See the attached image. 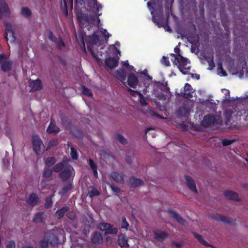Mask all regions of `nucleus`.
<instances>
[{"label":"nucleus","instance_id":"1","mask_svg":"<svg viewBox=\"0 0 248 248\" xmlns=\"http://www.w3.org/2000/svg\"><path fill=\"white\" fill-rule=\"evenodd\" d=\"M170 55L174 58V60H172L173 63L177 66L179 70L183 74H190V66L188 65L189 61L187 58L183 57L181 55H179V57H177L175 54H171Z\"/></svg>","mask_w":248,"mask_h":248},{"label":"nucleus","instance_id":"2","mask_svg":"<svg viewBox=\"0 0 248 248\" xmlns=\"http://www.w3.org/2000/svg\"><path fill=\"white\" fill-rule=\"evenodd\" d=\"M59 163H62L63 164L62 170L59 172V176L62 182H67L71 178H73L75 176V170L73 167L68 164L65 161H62Z\"/></svg>","mask_w":248,"mask_h":248},{"label":"nucleus","instance_id":"3","mask_svg":"<svg viewBox=\"0 0 248 248\" xmlns=\"http://www.w3.org/2000/svg\"><path fill=\"white\" fill-rule=\"evenodd\" d=\"M63 167L62 163H58L53 166L51 169H44L42 177L46 179L49 178L52 176L53 172L56 173L60 172L62 170Z\"/></svg>","mask_w":248,"mask_h":248},{"label":"nucleus","instance_id":"4","mask_svg":"<svg viewBox=\"0 0 248 248\" xmlns=\"http://www.w3.org/2000/svg\"><path fill=\"white\" fill-rule=\"evenodd\" d=\"M0 65L3 72H7L12 68L13 62L3 54H0Z\"/></svg>","mask_w":248,"mask_h":248},{"label":"nucleus","instance_id":"5","mask_svg":"<svg viewBox=\"0 0 248 248\" xmlns=\"http://www.w3.org/2000/svg\"><path fill=\"white\" fill-rule=\"evenodd\" d=\"M98 228L102 231H105V234H116L118 232L117 228L114 227L112 225L108 223H100Z\"/></svg>","mask_w":248,"mask_h":248},{"label":"nucleus","instance_id":"6","mask_svg":"<svg viewBox=\"0 0 248 248\" xmlns=\"http://www.w3.org/2000/svg\"><path fill=\"white\" fill-rule=\"evenodd\" d=\"M32 148L36 155L41 153V148L43 146V142L38 135H35L32 138Z\"/></svg>","mask_w":248,"mask_h":248},{"label":"nucleus","instance_id":"7","mask_svg":"<svg viewBox=\"0 0 248 248\" xmlns=\"http://www.w3.org/2000/svg\"><path fill=\"white\" fill-rule=\"evenodd\" d=\"M4 26L5 27L4 34L5 39L8 41L9 36L11 39V42H15L16 40V37L15 36L14 31L12 29V25L10 23L6 22L4 23Z\"/></svg>","mask_w":248,"mask_h":248},{"label":"nucleus","instance_id":"8","mask_svg":"<svg viewBox=\"0 0 248 248\" xmlns=\"http://www.w3.org/2000/svg\"><path fill=\"white\" fill-rule=\"evenodd\" d=\"M169 12H168L167 14V18L165 19L163 17L160 16H152V21L155 23L156 25L158 26L159 28L161 27H165V25L167 24V22L169 21Z\"/></svg>","mask_w":248,"mask_h":248},{"label":"nucleus","instance_id":"9","mask_svg":"<svg viewBox=\"0 0 248 248\" xmlns=\"http://www.w3.org/2000/svg\"><path fill=\"white\" fill-rule=\"evenodd\" d=\"M45 238L48 241L49 244L51 246H56L59 244L58 237L51 231L46 233Z\"/></svg>","mask_w":248,"mask_h":248},{"label":"nucleus","instance_id":"10","mask_svg":"<svg viewBox=\"0 0 248 248\" xmlns=\"http://www.w3.org/2000/svg\"><path fill=\"white\" fill-rule=\"evenodd\" d=\"M216 121L215 116L214 115L209 114L204 116L202 121V125L204 127H208L214 124Z\"/></svg>","mask_w":248,"mask_h":248},{"label":"nucleus","instance_id":"11","mask_svg":"<svg viewBox=\"0 0 248 248\" xmlns=\"http://www.w3.org/2000/svg\"><path fill=\"white\" fill-rule=\"evenodd\" d=\"M119 63V58H115L111 57L106 58L105 60V67L110 69L116 68Z\"/></svg>","mask_w":248,"mask_h":248},{"label":"nucleus","instance_id":"12","mask_svg":"<svg viewBox=\"0 0 248 248\" xmlns=\"http://www.w3.org/2000/svg\"><path fill=\"white\" fill-rule=\"evenodd\" d=\"M184 90L185 93L181 92V96L187 99H190L193 97V93L194 92V90L190 84L188 83H186L184 87Z\"/></svg>","mask_w":248,"mask_h":248},{"label":"nucleus","instance_id":"13","mask_svg":"<svg viewBox=\"0 0 248 248\" xmlns=\"http://www.w3.org/2000/svg\"><path fill=\"white\" fill-rule=\"evenodd\" d=\"M46 214L43 212H38L35 213L32 218V222L35 223H45L46 219Z\"/></svg>","mask_w":248,"mask_h":248},{"label":"nucleus","instance_id":"14","mask_svg":"<svg viewBox=\"0 0 248 248\" xmlns=\"http://www.w3.org/2000/svg\"><path fill=\"white\" fill-rule=\"evenodd\" d=\"M10 11L8 4L4 0H0V18L2 16H10Z\"/></svg>","mask_w":248,"mask_h":248},{"label":"nucleus","instance_id":"15","mask_svg":"<svg viewBox=\"0 0 248 248\" xmlns=\"http://www.w3.org/2000/svg\"><path fill=\"white\" fill-rule=\"evenodd\" d=\"M40 202L41 201L38 195L34 193H31L26 201V202L31 207L36 206L39 204Z\"/></svg>","mask_w":248,"mask_h":248},{"label":"nucleus","instance_id":"16","mask_svg":"<svg viewBox=\"0 0 248 248\" xmlns=\"http://www.w3.org/2000/svg\"><path fill=\"white\" fill-rule=\"evenodd\" d=\"M91 241L95 245L101 244L103 242L102 234L100 232L97 231L93 232L92 234Z\"/></svg>","mask_w":248,"mask_h":248},{"label":"nucleus","instance_id":"17","mask_svg":"<svg viewBox=\"0 0 248 248\" xmlns=\"http://www.w3.org/2000/svg\"><path fill=\"white\" fill-rule=\"evenodd\" d=\"M139 80L137 76L134 74L130 73L127 78L128 85L131 88L135 89L138 84Z\"/></svg>","mask_w":248,"mask_h":248},{"label":"nucleus","instance_id":"18","mask_svg":"<svg viewBox=\"0 0 248 248\" xmlns=\"http://www.w3.org/2000/svg\"><path fill=\"white\" fill-rule=\"evenodd\" d=\"M167 213L169 214L171 217L175 219L179 223L184 224L185 223V220L176 212L170 209H168L167 211Z\"/></svg>","mask_w":248,"mask_h":248},{"label":"nucleus","instance_id":"19","mask_svg":"<svg viewBox=\"0 0 248 248\" xmlns=\"http://www.w3.org/2000/svg\"><path fill=\"white\" fill-rule=\"evenodd\" d=\"M60 130V128L56 125L54 120L51 118L49 124L46 129V132L48 134L58 133Z\"/></svg>","mask_w":248,"mask_h":248},{"label":"nucleus","instance_id":"20","mask_svg":"<svg viewBox=\"0 0 248 248\" xmlns=\"http://www.w3.org/2000/svg\"><path fill=\"white\" fill-rule=\"evenodd\" d=\"M185 179L187 186L191 189V191L195 193H198L195 183L193 178L189 176H185Z\"/></svg>","mask_w":248,"mask_h":248},{"label":"nucleus","instance_id":"21","mask_svg":"<svg viewBox=\"0 0 248 248\" xmlns=\"http://www.w3.org/2000/svg\"><path fill=\"white\" fill-rule=\"evenodd\" d=\"M213 218L218 221H221L225 224H231L232 222V219L222 215L217 214L213 216Z\"/></svg>","mask_w":248,"mask_h":248},{"label":"nucleus","instance_id":"22","mask_svg":"<svg viewBox=\"0 0 248 248\" xmlns=\"http://www.w3.org/2000/svg\"><path fill=\"white\" fill-rule=\"evenodd\" d=\"M224 195L228 199L236 201H240L238 194L233 191L230 190L225 191L224 192Z\"/></svg>","mask_w":248,"mask_h":248},{"label":"nucleus","instance_id":"23","mask_svg":"<svg viewBox=\"0 0 248 248\" xmlns=\"http://www.w3.org/2000/svg\"><path fill=\"white\" fill-rule=\"evenodd\" d=\"M155 238L159 241H163L169 236L167 232L156 231L154 232Z\"/></svg>","mask_w":248,"mask_h":248},{"label":"nucleus","instance_id":"24","mask_svg":"<svg viewBox=\"0 0 248 248\" xmlns=\"http://www.w3.org/2000/svg\"><path fill=\"white\" fill-rule=\"evenodd\" d=\"M29 86L33 91H39L42 88L41 81L39 79L33 80L29 83Z\"/></svg>","mask_w":248,"mask_h":248},{"label":"nucleus","instance_id":"25","mask_svg":"<svg viewBox=\"0 0 248 248\" xmlns=\"http://www.w3.org/2000/svg\"><path fill=\"white\" fill-rule=\"evenodd\" d=\"M129 183L134 187H139L144 185V182L141 179L137 178L134 176H132L130 178Z\"/></svg>","mask_w":248,"mask_h":248},{"label":"nucleus","instance_id":"26","mask_svg":"<svg viewBox=\"0 0 248 248\" xmlns=\"http://www.w3.org/2000/svg\"><path fill=\"white\" fill-rule=\"evenodd\" d=\"M192 234H193L194 236L202 245H204V246H205L206 247H211V248H214V246L213 245L210 244L209 243L207 242L205 240H204L203 239L202 236V235H201L200 234H198V233L195 232H193L192 233Z\"/></svg>","mask_w":248,"mask_h":248},{"label":"nucleus","instance_id":"27","mask_svg":"<svg viewBox=\"0 0 248 248\" xmlns=\"http://www.w3.org/2000/svg\"><path fill=\"white\" fill-rule=\"evenodd\" d=\"M111 178L114 181L121 184L124 183L123 175L116 172H112L110 174Z\"/></svg>","mask_w":248,"mask_h":248},{"label":"nucleus","instance_id":"28","mask_svg":"<svg viewBox=\"0 0 248 248\" xmlns=\"http://www.w3.org/2000/svg\"><path fill=\"white\" fill-rule=\"evenodd\" d=\"M50 75L52 78V81L55 82V81L59 80L60 74L58 72L57 69L52 67L49 70Z\"/></svg>","mask_w":248,"mask_h":248},{"label":"nucleus","instance_id":"29","mask_svg":"<svg viewBox=\"0 0 248 248\" xmlns=\"http://www.w3.org/2000/svg\"><path fill=\"white\" fill-rule=\"evenodd\" d=\"M69 210V207L67 206H63L62 208L57 210L55 214L56 217L58 219L62 218L65 213L68 212Z\"/></svg>","mask_w":248,"mask_h":248},{"label":"nucleus","instance_id":"30","mask_svg":"<svg viewBox=\"0 0 248 248\" xmlns=\"http://www.w3.org/2000/svg\"><path fill=\"white\" fill-rule=\"evenodd\" d=\"M118 243L119 246L122 247H128L127 237L124 235L121 234L118 237Z\"/></svg>","mask_w":248,"mask_h":248},{"label":"nucleus","instance_id":"31","mask_svg":"<svg viewBox=\"0 0 248 248\" xmlns=\"http://www.w3.org/2000/svg\"><path fill=\"white\" fill-rule=\"evenodd\" d=\"M89 164L93 171L94 177L95 178H98L97 166L96 164H95L91 158L89 159Z\"/></svg>","mask_w":248,"mask_h":248},{"label":"nucleus","instance_id":"32","mask_svg":"<svg viewBox=\"0 0 248 248\" xmlns=\"http://www.w3.org/2000/svg\"><path fill=\"white\" fill-rule=\"evenodd\" d=\"M234 111L232 109H226L224 112L226 124L228 125L231 122L232 115Z\"/></svg>","mask_w":248,"mask_h":248},{"label":"nucleus","instance_id":"33","mask_svg":"<svg viewBox=\"0 0 248 248\" xmlns=\"http://www.w3.org/2000/svg\"><path fill=\"white\" fill-rule=\"evenodd\" d=\"M57 161V159L55 157L50 156L46 158L45 164V166H47L49 168L52 167L53 165H55V163Z\"/></svg>","mask_w":248,"mask_h":248},{"label":"nucleus","instance_id":"34","mask_svg":"<svg viewBox=\"0 0 248 248\" xmlns=\"http://www.w3.org/2000/svg\"><path fill=\"white\" fill-rule=\"evenodd\" d=\"M116 76L122 82L123 84L125 85V82H124V81L126 79V74L125 71L124 70L122 71H117L116 73Z\"/></svg>","mask_w":248,"mask_h":248},{"label":"nucleus","instance_id":"35","mask_svg":"<svg viewBox=\"0 0 248 248\" xmlns=\"http://www.w3.org/2000/svg\"><path fill=\"white\" fill-rule=\"evenodd\" d=\"M89 42L92 45H96L100 42L99 36L95 33L89 37Z\"/></svg>","mask_w":248,"mask_h":248},{"label":"nucleus","instance_id":"36","mask_svg":"<svg viewBox=\"0 0 248 248\" xmlns=\"http://www.w3.org/2000/svg\"><path fill=\"white\" fill-rule=\"evenodd\" d=\"M78 17L80 21L90 22V17L88 14L83 13H80L78 14Z\"/></svg>","mask_w":248,"mask_h":248},{"label":"nucleus","instance_id":"37","mask_svg":"<svg viewBox=\"0 0 248 248\" xmlns=\"http://www.w3.org/2000/svg\"><path fill=\"white\" fill-rule=\"evenodd\" d=\"M21 14L24 16L29 17L31 16V10L27 7H23L20 11Z\"/></svg>","mask_w":248,"mask_h":248},{"label":"nucleus","instance_id":"38","mask_svg":"<svg viewBox=\"0 0 248 248\" xmlns=\"http://www.w3.org/2000/svg\"><path fill=\"white\" fill-rule=\"evenodd\" d=\"M90 188H91V190L89 192L90 197L92 198L93 197L100 195V192L95 187L91 186H90Z\"/></svg>","mask_w":248,"mask_h":248},{"label":"nucleus","instance_id":"39","mask_svg":"<svg viewBox=\"0 0 248 248\" xmlns=\"http://www.w3.org/2000/svg\"><path fill=\"white\" fill-rule=\"evenodd\" d=\"M73 188L72 185L71 183H68L67 185H64L62 189L60 192V194L62 195H64L67 193V192L71 190Z\"/></svg>","mask_w":248,"mask_h":248},{"label":"nucleus","instance_id":"40","mask_svg":"<svg viewBox=\"0 0 248 248\" xmlns=\"http://www.w3.org/2000/svg\"><path fill=\"white\" fill-rule=\"evenodd\" d=\"M189 113V109L186 106H184L179 108L178 113L182 116H185Z\"/></svg>","mask_w":248,"mask_h":248},{"label":"nucleus","instance_id":"41","mask_svg":"<svg viewBox=\"0 0 248 248\" xmlns=\"http://www.w3.org/2000/svg\"><path fill=\"white\" fill-rule=\"evenodd\" d=\"M217 72L218 74L221 76H226L227 75L226 71L223 69L222 63L221 62L217 63Z\"/></svg>","mask_w":248,"mask_h":248},{"label":"nucleus","instance_id":"42","mask_svg":"<svg viewBox=\"0 0 248 248\" xmlns=\"http://www.w3.org/2000/svg\"><path fill=\"white\" fill-rule=\"evenodd\" d=\"M116 138L119 142L123 145L127 143V140L121 134H117Z\"/></svg>","mask_w":248,"mask_h":248},{"label":"nucleus","instance_id":"43","mask_svg":"<svg viewBox=\"0 0 248 248\" xmlns=\"http://www.w3.org/2000/svg\"><path fill=\"white\" fill-rule=\"evenodd\" d=\"M48 241L46 238H44L39 242V246L40 248H47L49 246Z\"/></svg>","mask_w":248,"mask_h":248},{"label":"nucleus","instance_id":"44","mask_svg":"<svg viewBox=\"0 0 248 248\" xmlns=\"http://www.w3.org/2000/svg\"><path fill=\"white\" fill-rule=\"evenodd\" d=\"M82 91L83 94L88 97H91L93 96V93L90 89H88L84 86L82 87Z\"/></svg>","mask_w":248,"mask_h":248},{"label":"nucleus","instance_id":"45","mask_svg":"<svg viewBox=\"0 0 248 248\" xmlns=\"http://www.w3.org/2000/svg\"><path fill=\"white\" fill-rule=\"evenodd\" d=\"M70 150L71 157L73 159L77 160L78 157L77 150L74 147H71Z\"/></svg>","mask_w":248,"mask_h":248},{"label":"nucleus","instance_id":"46","mask_svg":"<svg viewBox=\"0 0 248 248\" xmlns=\"http://www.w3.org/2000/svg\"><path fill=\"white\" fill-rule=\"evenodd\" d=\"M92 0L93 1L94 5L95 6H96L95 9H96V12H97L96 16H97L98 17L99 16H101V13L99 14V13H98V12H99V9L102 8V5L101 4L97 3V0Z\"/></svg>","mask_w":248,"mask_h":248},{"label":"nucleus","instance_id":"47","mask_svg":"<svg viewBox=\"0 0 248 248\" xmlns=\"http://www.w3.org/2000/svg\"><path fill=\"white\" fill-rule=\"evenodd\" d=\"M52 201L51 197L46 198L45 199V207L46 209H48L52 205Z\"/></svg>","mask_w":248,"mask_h":248},{"label":"nucleus","instance_id":"48","mask_svg":"<svg viewBox=\"0 0 248 248\" xmlns=\"http://www.w3.org/2000/svg\"><path fill=\"white\" fill-rule=\"evenodd\" d=\"M47 37L50 41L53 42H57V38L53 34V32L50 30L48 31Z\"/></svg>","mask_w":248,"mask_h":248},{"label":"nucleus","instance_id":"49","mask_svg":"<svg viewBox=\"0 0 248 248\" xmlns=\"http://www.w3.org/2000/svg\"><path fill=\"white\" fill-rule=\"evenodd\" d=\"M236 140H228V139H223L222 141V144L224 146H228L235 141H236Z\"/></svg>","mask_w":248,"mask_h":248},{"label":"nucleus","instance_id":"50","mask_svg":"<svg viewBox=\"0 0 248 248\" xmlns=\"http://www.w3.org/2000/svg\"><path fill=\"white\" fill-rule=\"evenodd\" d=\"M77 39L80 45H82L83 46L85 47V43L84 40L83 35L82 33L79 34L78 36L77 37Z\"/></svg>","mask_w":248,"mask_h":248},{"label":"nucleus","instance_id":"51","mask_svg":"<svg viewBox=\"0 0 248 248\" xmlns=\"http://www.w3.org/2000/svg\"><path fill=\"white\" fill-rule=\"evenodd\" d=\"M139 97L140 98V102L142 106H146L147 103L145 100V97L141 93H139Z\"/></svg>","mask_w":248,"mask_h":248},{"label":"nucleus","instance_id":"52","mask_svg":"<svg viewBox=\"0 0 248 248\" xmlns=\"http://www.w3.org/2000/svg\"><path fill=\"white\" fill-rule=\"evenodd\" d=\"M161 62L163 64L166 66H169L170 65L169 58L166 56H163L162 59L161 60Z\"/></svg>","mask_w":248,"mask_h":248},{"label":"nucleus","instance_id":"53","mask_svg":"<svg viewBox=\"0 0 248 248\" xmlns=\"http://www.w3.org/2000/svg\"><path fill=\"white\" fill-rule=\"evenodd\" d=\"M108 185L110 186L111 190L113 191L114 192L117 193H120L121 191V189L120 188L115 186L113 184L108 183Z\"/></svg>","mask_w":248,"mask_h":248},{"label":"nucleus","instance_id":"54","mask_svg":"<svg viewBox=\"0 0 248 248\" xmlns=\"http://www.w3.org/2000/svg\"><path fill=\"white\" fill-rule=\"evenodd\" d=\"M129 227V224L126 221L125 217H123L122 218V228L123 229H125L126 230L128 229V228Z\"/></svg>","mask_w":248,"mask_h":248},{"label":"nucleus","instance_id":"55","mask_svg":"<svg viewBox=\"0 0 248 248\" xmlns=\"http://www.w3.org/2000/svg\"><path fill=\"white\" fill-rule=\"evenodd\" d=\"M127 91L129 92L130 95L133 96H136V95L139 96V93H141L140 91H135L130 88H128Z\"/></svg>","mask_w":248,"mask_h":248},{"label":"nucleus","instance_id":"56","mask_svg":"<svg viewBox=\"0 0 248 248\" xmlns=\"http://www.w3.org/2000/svg\"><path fill=\"white\" fill-rule=\"evenodd\" d=\"M102 34L103 36L105 37L106 42H107L111 35L107 31V30L103 29H102Z\"/></svg>","mask_w":248,"mask_h":248},{"label":"nucleus","instance_id":"57","mask_svg":"<svg viewBox=\"0 0 248 248\" xmlns=\"http://www.w3.org/2000/svg\"><path fill=\"white\" fill-rule=\"evenodd\" d=\"M172 246H175L177 248H181L184 246V243L183 242H177L173 241L171 243Z\"/></svg>","mask_w":248,"mask_h":248},{"label":"nucleus","instance_id":"58","mask_svg":"<svg viewBox=\"0 0 248 248\" xmlns=\"http://www.w3.org/2000/svg\"><path fill=\"white\" fill-rule=\"evenodd\" d=\"M6 248H16V244L14 241H9L6 246Z\"/></svg>","mask_w":248,"mask_h":248},{"label":"nucleus","instance_id":"59","mask_svg":"<svg viewBox=\"0 0 248 248\" xmlns=\"http://www.w3.org/2000/svg\"><path fill=\"white\" fill-rule=\"evenodd\" d=\"M57 144V140L56 139H52L50 140L48 143V146L51 147L54 145H56Z\"/></svg>","mask_w":248,"mask_h":248},{"label":"nucleus","instance_id":"60","mask_svg":"<svg viewBox=\"0 0 248 248\" xmlns=\"http://www.w3.org/2000/svg\"><path fill=\"white\" fill-rule=\"evenodd\" d=\"M208 63L209 65L208 69L212 70L215 67V64L213 60H211L210 62H208Z\"/></svg>","mask_w":248,"mask_h":248},{"label":"nucleus","instance_id":"61","mask_svg":"<svg viewBox=\"0 0 248 248\" xmlns=\"http://www.w3.org/2000/svg\"><path fill=\"white\" fill-rule=\"evenodd\" d=\"M67 217L70 219L73 220L75 219L76 217L74 213L73 212H69L67 214Z\"/></svg>","mask_w":248,"mask_h":248},{"label":"nucleus","instance_id":"62","mask_svg":"<svg viewBox=\"0 0 248 248\" xmlns=\"http://www.w3.org/2000/svg\"><path fill=\"white\" fill-rule=\"evenodd\" d=\"M74 135L76 137L78 138H81L83 136L82 132L80 130H78Z\"/></svg>","mask_w":248,"mask_h":248},{"label":"nucleus","instance_id":"63","mask_svg":"<svg viewBox=\"0 0 248 248\" xmlns=\"http://www.w3.org/2000/svg\"><path fill=\"white\" fill-rule=\"evenodd\" d=\"M65 46V44L62 41H61L58 44L57 47L59 49H61Z\"/></svg>","mask_w":248,"mask_h":248},{"label":"nucleus","instance_id":"64","mask_svg":"<svg viewBox=\"0 0 248 248\" xmlns=\"http://www.w3.org/2000/svg\"><path fill=\"white\" fill-rule=\"evenodd\" d=\"M67 118L66 117H63L61 118V124L63 125L67 123Z\"/></svg>","mask_w":248,"mask_h":248}]
</instances>
